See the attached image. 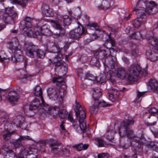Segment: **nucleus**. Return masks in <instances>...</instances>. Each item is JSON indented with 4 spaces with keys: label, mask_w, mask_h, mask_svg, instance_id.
<instances>
[{
    "label": "nucleus",
    "mask_w": 158,
    "mask_h": 158,
    "mask_svg": "<svg viewBox=\"0 0 158 158\" xmlns=\"http://www.w3.org/2000/svg\"><path fill=\"white\" fill-rule=\"evenodd\" d=\"M34 95L37 97H42V91L41 87L39 85H36L34 88Z\"/></svg>",
    "instance_id": "obj_31"
},
{
    "label": "nucleus",
    "mask_w": 158,
    "mask_h": 158,
    "mask_svg": "<svg viewBox=\"0 0 158 158\" xmlns=\"http://www.w3.org/2000/svg\"><path fill=\"white\" fill-rule=\"evenodd\" d=\"M153 158H158V148H156L155 150L152 151Z\"/></svg>",
    "instance_id": "obj_53"
},
{
    "label": "nucleus",
    "mask_w": 158,
    "mask_h": 158,
    "mask_svg": "<svg viewBox=\"0 0 158 158\" xmlns=\"http://www.w3.org/2000/svg\"><path fill=\"white\" fill-rule=\"evenodd\" d=\"M48 96L52 100H56L58 97V94L55 88H49L47 89Z\"/></svg>",
    "instance_id": "obj_21"
},
{
    "label": "nucleus",
    "mask_w": 158,
    "mask_h": 158,
    "mask_svg": "<svg viewBox=\"0 0 158 158\" xmlns=\"http://www.w3.org/2000/svg\"><path fill=\"white\" fill-rule=\"evenodd\" d=\"M116 133V132L114 131L111 130H109L105 135L106 138L110 141L111 140L114 138V135Z\"/></svg>",
    "instance_id": "obj_37"
},
{
    "label": "nucleus",
    "mask_w": 158,
    "mask_h": 158,
    "mask_svg": "<svg viewBox=\"0 0 158 158\" xmlns=\"http://www.w3.org/2000/svg\"><path fill=\"white\" fill-rule=\"evenodd\" d=\"M149 42L153 46L152 49H157L158 48V39L156 38H153L150 37L149 38Z\"/></svg>",
    "instance_id": "obj_28"
},
{
    "label": "nucleus",
    "mask_w": 158,
    "mask_h": 158,
    "mask_svg": "<svg viewBox=\"0 0 158 158\" xmlns=\"http://www.w3.org/2000/svg\"><path fill=\"white\" fill-rule=\"evenodd\" d=\"M38 23L39 22L38 21L30 18V37L40 39L42 34L48 35L51 34V31L48 28L46 25L41 27V33L37 30L39 28V26H37Z\"/></svg>",
    "instance_id": "obj_2"
},
{
    "label": "nucleus",
    "mask_w": 158,
    "mask_h": 158,
    "mask_svg": "<svg viewBox=\"0 0 158 158\" xmlns=\"http://www.w3.org/2000/svg\"><path fill=\"white\" fill-rule=\"evenodd\" d=\"M68 120L71 122L73 123H75V121H74L73 117V114L71 113H69L68 115Z\"/></svg>",
    "instance_id": "obj_64"
},
{
    "label": "nucleus",
    "mask_w": 158,
    "mask_h": 158,
    "mask_svg": "<svg viewBox=\"0 0 158 158\" xmlns=\"http://www.w3.org/2000/svg\"><path fill=\"white\" fill-rule=\"evenodd\" d=\"M17 16L14 7L7 8L6 9L3 15L2 19L5 23L11 24L14 23V18Z\"/></svg>",
    "instance_id": "obj_8"
},
{
    "label": "nucleus",
    "mask_w": 158,
    "mask_h": 158,
    "mask_svg": "<svg viewBox=\"0 0 158 158\" xmlns=\"http://www.w3.org/2000/svg\"><path fill=\"white\" fill-rule=\"evenodd\" d=\"M50 23L52 26L57 30H59L58 32L54 34L53 36L54 38H59L65 35V30L61 26V20L60 19L51 20Z\"/></svg>",
    "instance_id": "obj_9"
},
{
    "label": "nucleus",
    "mask_w": 158,
    "mask_h": 158,
    "mask_svg": "<svg viewBox=\"0 0 158 158\" xmlns=\"http://www.w3.org/2000/svg\"><path fill=\"white\" fill-rule=\"evenodd\" d=\"M158 52L157 49H152L148 50L146 55L152 61H155L157 60V56L156 54Z\"/></svg>",
    "instance_id": "obj_23"
},
{
    "label": "nucleus",
    "mask_w": 158,
    "mask_h": 158,
    "mask_svg": "<svg viewBox=\"0 0 158 158\" xmlns=\"http://www.w3.org/2000/svg\"><path fill=\"white\" fill-rule=\"evenodd\" d=\"M30 44L28 42L25 41L23 47L24 50L25 51L26 54L30 56Z\"/></svg>",
    "instance_id": "obj_43"
},
{
    "label": "nucleus",
    "mask_w": 158,
    "mask_h": 158,
    "mask_svg": "<svg viewBox=\"0 0 158 158\" xmlns=\"http://www.w3.org/2000/svg\"><path fill=\"white\" fill-rule=\"evenodd\" d=\"M102 93L101 89L98 88H96L94 89V91L93 93V98L94 103H98L97 101L99 100L100 97L102 96Z\"/></svg>",
    "instance_id": "obj_24"
},
{
    "label": "nucleus",
    "mask_w": 158,
    "mask_h": 158,
    "mask_svg": "<svg viewBox=\"0 0 158 158\" xmlns=\"http://www.w3.org/2000/svg\"><path fill=\"white\" fill-rule=\"evenodd\" d=\"M42 103H40V100L37 98H32V100L30 102V110H36L39 109L40 107L44 108L45 106V102L43 97H41Z\"/></svg>",
    "instance_id": "obj_11"
},
{
    "label": "nucleus",
    "mask_w": 158,
    "mask_h": 158,
    "mask_svg": "<svg viewBox=\"0 0 158 158\" xmlns=\"http://www.w3.org/2000/svg\"><path fill=\"white\" fill-rule=\"evenodd\" d=\"M108 38L107 40V43L106 45H107L108 44H111V47H114L115 46V42L114 40L112 39L110 37V33L109 35H108Z\"/></svg>",
    "instance_id": "obj_48"
},
{
    "label": "nucleus",
    "mask_w": 158,
    "mask_h": 158,
    "mask_svg": "<svg viewBox=\"0 0 158 158\" xmlns=\"http://www.w3.org/2000/svg\"><path fill=\"white\" fill-rule=\"evenodd\" d=\"M148 85L154 91H156L158 88V82L156 80L151 79L149 82Z\"/></svg>",
    "instance_id": "obj_29"
},
{
    "label": "nucleus",
    "mask_w": 158,
    "mask_h": 158,
    "mask_svg": "<svg viewBox=\"0 0 158 158\" xmlns=\"http://www.w3.org/2000/svg\"><path fill=\"white\" fill-rule=\"evenodd\" d=\"M64 64H65V63L60 60L57 61L56 63L55 66L56 67L60 66V67H61L62 65H64Z\"/></svg>",
    "instance_id": "obj_62"
},
{
    "label": "nucleus",
    "mask_w": 158,
    "mask_h": 158,
    "mask_svg": "<svg viewBox=\"0 0 158 158\" xmlns=\"http://www.w3.org/2000/svg\"><path fill=\"white\" fill-rule=\"evenodd\" d=\"M107 74V73L104 72V75L105 76V77H103L102 75H100L97 77H95L96 79L94 81H96L97 82H100L101 84L105 83L106 82V80H109L111 82L110 80L106 78V74Z\"/></svg>",
    "instance_id": "obj_33"
},
{
    "label": "nucleus",
    "mask_w": 158,
    "mask_h": 158,
    "mask_svg": "<svg viewBox=\"0 0 158 158\" xmlns=\"http://www.w3.org/2000/svg\"><path fill=\"white\" fill-rule=\"evenodd\" d=\"M98 103L97 102L96 103H94L98 105V106L105 107L108 106H109V104L106 103V102L104 101H102V102H100L99 100L97 101Z\"/></svg>",
    "instance_id": "obj_50"
},
{
    "label": "nucleus",
    "mask_w": 158,
    "mask_h": 158,
    "mask_svg": "<svg viewBox=\"0 0 158 158\" xmlns=\"http://www.w3.org/2000/svg\"><path fill=\"white\" fill-rule=\"evenodd\" d=\"M101 62L99 59H98L94 56L92 58L90 61L92 64L97 67H99Z\"/></svg>",
    "instance_id": "obj_41"
},
{
    "label": "nucleus",
    "mask_w": 158,
    "mask_h": 158,
    "mask_svg": "<svg viewBox=\"0 0 158 158\" xmlns=\"http://www.w3.org/2000/svg\"><path fill=\"white\" fill-rule=\"evenodd\" d=\"M141 73V69L139 66L131 64L128 68L127 79L130 81H136Z\"/></svg>",
    "instance_id": "obj_7"
},
{
    "label": "nucleus",
    "mask_w": 158,
    "mask_h": 158,
    "mask_svg": "<svg viewBox=\"0 0 158 158\" xmlns=\"http://www.w3.org/2000/svg\"><path fill=\"white\" fill-rule=\"evenodd\" d=\"M64 79L61 77H54L53 78L52 81L54 83L56 82L57 85L59 86L63 82Z\"/></svg>",
    "instance_id": "obj_46"
},
{
    "label": "nucleus",
    "mask_w": 158,
    "mask_h": 158,
    "mask_svg": "<svg viewBox=\"0 0 158 158\" xmlns=\"http://www.w3.org/2000/svg\"><path fill=\"white\" fill-rule=\"evenodd\" d=\"M98 106L94 103L93 105L90 107V112L92 115H95L98 113Z\"/></svg>",
    "instance_id": "obj_38"
},
{
    "label": "nucleus",
    "mask_w": 158,
    "mask_h": 158,
    "mask_svg": "<svg viewBox=\"0 0 158 158\" xmlns=\"http://www.w3.org/2000/svg\"><path fill=\"white\" fill-rule=\"evenodd\" d=\"M157 120V118L156 117L150 115L148 116L147 119L145 121V123L147 126L151 127L156 124Z\"/></svg>",
    "instance_id": "obj_22"
},
{
    "label": "nucleus",
    "mask_w": 158,
    "mask_h": 158,
    "mask_svg": "<svg viewBox=\"0 0 158 158\" xmlns=\"http://www.w3.org/2000/svg\"><path fill=\"white\" fill-rule=\"evenodd\" d=\"M69 36L70 38L73 39H77L80 38L79 35L76 33L74 30L70 31Z\"/></svg>",
    "instance_id": "obj_44"
},
{
    "label": "nucleus",
    "mask_w": 158,
    "mask_h": 158,
    "mask_svg": "<svg viewBox=\"0 0 158 158\" xmlns=\"http://www.w3.org/2000/svg\"><path fill=\"white\" fill-rule=\"evenodd\" d=\"M78 123H79V125L77 123L76 124L75 123H73V126L75 129L76 131L79 133L85 132L87 129L86 125L85 123L84 122L81 123L78 122Z\"/></svg>",
    "instance_id": "obj_18"
},
{
    "label": "nucleus",
    "mask_w": 158,
    "mask_h": 158,
    "mask_svg": "<svg viewBox=\"0 0 158 158\" xmlns=\"http://www.w3.org/2000/svg\"><path fill=\"white\" fill-rule=\"evenodd\" d=\"M47 140V139L44 140L40 141V142L38 144L40 148H44L46 146V143H49V141H48Z\"/></svg>",
    "instance_id": "obj_51"
},
{
    "label": "nucleus",
    "mask_w": 158,
    "mask_h": 158,
    "mask_svg": "<svg viewBox=\"0 0 158 158\" xmlns=\"http://www.w3.org/2000/svg\"><path fill=\"white\" fill-rule=\"evenodd\" d=\"M70 153L69 150L68 148H64L60 150L58 152V154L60 156H67Z\"/></svg>",
    "instance_id": "obj_39"
},
{
    "label": "nucleus",
    "mask_w": 158,
    "mask_h": 158,
    "mask_svg": "<svg viewBox=\"0 0 158 158\" xmlns=\"http://www.w3.org/2000/svg\"><path fill=\"white\" fill-rule=\"evenodd\" d=\"M140 18L138 17L133 21V24L134 27L135 28H138L139 27L143 22Z\"/></svg>",
    "instance_id": "obj_42"
},
{
    "label": "nucleus",
    "mask_w": 158,
    "mask_h": 158,
    "mask_svg": "<svg viewBox=\"0 0 158 158\" xmlns=\"http://www.w3.org/2000/svg\"><path fill=\"white\" fill-rule=\"evenodd\" d=\"M28 0H13V2L15 4H19L23 7L25 6L27 4Z\"/></svg>",
    "instance_id": "obj_45"
},
{
    "label": "nucleus",
    "mask_w": 158,
    "mask_h": 158,
    "mask_svg": "<svg viewBox=\"0 0 158 158\" xmlns=\"http://www.w3.org/2000/svg\"><path fill=\"white\" fill-rule=\"evenodd\" d=\"M24 120V117L21 115L16 116L12 121H11V127L12 128L15 126L17 127H19L23 124Z\"/></svg>",
    "instance_id": "obj_16"
},
{
    "label": "nucleus",
    "mask_w": 158,
    "mask_h": 158,
    "mask_svg": "<svg viewBox=\"0 0 158 158\" xmlns=\"http://www.w3.org/2000/svg\"><path fill=\"white\" fill-rule=\"evenodd\" d=\"M146 9L143 7H140L139 9L134 8L133 11L138 16V17L142 19L146 18V12L148 14H154L156 10L153 11L154 8H156L157 5L155 2L153 1H151L148 3H147Z\"/></svg>",
    "instance_id": "obj_4"
},
{
    "label": "nucleus",
    "mask_w": 158,
    "mask_h": 158,
    "mask_svg": "<svg viewBox=\"0 0 158 158\" xmlns=\"http://www.w3.org/2000/svg\"><path fill=\"white\" fill-rule=\"evenodd\" d=\"M45 54L43 51L39 50L38 46L30 43V57L40 58H44Z\"/></svg>",
    "instance_id": "obj_10"
},
{
    "label": "nucleus",
    "mask_w": 158,
    "mask_h": 158,
    "mask_svg": "<svg viewBox=\"0 0 158 158\" xmlns=\"http://www.w3.org/2000/svg\"><path fill=\"white\" fill-rule=\"evenodd\" d=\"M23 109L24 113L26 114L29 111H30V105L27 104L24 105Z\"/></svg>",
    "instance_id": "obj_54"
},
{
    "label": "nucleus",
    "mask_w": 158,
    "mask_h": 158,
    "mask_svg": "<svg viewBox=\"0 0 158 158\" xmlns=\"http://www.w3.org/2000/svg\"><path fill=\"white\" fill-rule=\"evenodd\" d=\"M97 142L99 147H103L104 145V140L102 139H97Z\"/></svg>",
    "instance_id": "obj_61"
},
{
    "label": "nucleus",
    "mask_w": 158,
    "mask_h": 158,
    "mask_svg": "<svg viewBox=\"0 0 158 158\" xmlns=\"http://www.w3.org/2000/svg\"><path fill=\"white\" fill-rule=\"evenodd\" d=\"M18 40L16 38L10 42L9 48L14 54L12 56L11 60L14 62H20L24 59L22 55V52L20 50Z\"/></svg>",
    "instance_id": "obj_5"
},
{
    "label": "nucleus",
    "mask_w": 158,
    "mask_h": 158,
    "mask_svg": "<svg viewBox=\"0 0 158 158\" xmlns=\"http://www.w3.org/2000/svg\"><path fill=\"white\" fill-rule=\"evenodd\" d=\"M2 149L4 151V153H6L5 156L6 157L9 156V157H14L15 158H24V156H20L17 157L15 154L12 152V151L10 149L8 144L5 143L2 146Z\"/></svg>",
    "instance_id": "obj_15"
},
{
    "label": "nucleus",
    "mask_w": 158,
    "mask_h": 158,
    "mask_svg": "<svg viewBox=\"0 0 158 158\" xmlns=\"http://www.w3.org/2000/svg\"><path fill=\"white\" fill-rule=\"evenodd\" d=\"M119 94V92L116 89H112L109 91V97L110 99L113 101L114 99L117 98Z\"/></svg>",
    "instance_id": "obj_27"
},
{
    "label": "nucleus",
    "mask_w": 158,
    "mask_h": 158,
    "mask_svg": "<svg viewBox=\"0 0 158 158\" xmlns=\"http://www.w3.org/2000/svg\"><path fill=\"white\" fill-rule=\"evenodd\" d=\"M9 117L7 115H3L0 118V124L3 128H0V133L3 135V138L4 140H9L11 135L10 133L12 129L11 121L10 123L8 122Z\"/></svg>",
    "instance_id": "obj_3"
},
{
    "label": "nucleus",
    "mask_w": 158,
    "mask_h": 158,
    "mask_svg": "<svg viewBox=\"0 0 158 158\" xmlns=\"http://www.w3.org/2000/svg\"><path fill=\"white\" fill-rule=\"evenodd\" d=\"M88 147V144H83L82 143L76 144L73 146V148H75L77 151H81L83 150H86Z\"/></svg>",
    "instance_id": "obj_30"
},
{
    "label": "nucleus",
    "mask_w": 158,
    "mask_h": 158,
    "mask_svg": "<svg viewBox=\"0 0 158 158\" xmlns=\"http://www.w3.org/2000/svg\"><path fill=\"white\" fill-rule=\"evenodd\" d=\"M134 123L133 119H127L123 121L120 128H118V133L120 136H123L127 135L128 138H131L133 136V131L128 127Z\"/></svg>",
    "instance_id": "obj_6"
},
{
    "label": "nucleus",
    "mask_w": 158,
    "mask_h": 158,
    "mask_svg": "<svg viewBox=\"0 0 158 158\" xmlns=\"http://www.w3.org/2000/svg\"><path fill=\"white\" fill-rule=\"evenodd\" d=\"M87 27H93L95 29L96 31H99V28L97 24L95 23H89L87 25Z\"/></svg>",
    "instance_id": "obj_49"
},
{
    "label": "nucleus",
    "mask_w": 158,
    "mask_h": 158,
    "mask_svg": "<svg viewBox=\"0 0 158 158\" xmlns=\"http://www.w3.org/2000/svg\"><path fill=\"white\" fill-rule=\"evenodd\" d=\"M20 27L22 28V32L23 35L29 36L30 34V17L27 16L24 18V20L21 23Z\"/></svg>",
    "instance_id": "obj_14"
},
{
    "label": "nucleus",
    "mask_w": 158,
    "mask_h": 158,
    "mask_svg": "<svg viewBox=\"0 0 158 158\" xmlns=\"http://www.w3.org/2000/svg\"><path fill=\"white\" fill-rule=\"evenodd\" d=\"M44 15L46 16H52L53 15V13L49 9Z\"/></svg>",
    "instance_id": "obj_60"
},
{
    "label": "nucleus",
    "mask_w": 158,
    "mask_h": 158,
    "mask_svg": "<svg viewBox=\"0 0 158 158\" xmlns=\"http://www.w3.org/2000/svg\"><path fill=\"white\" fill-rule=\"evenodd\" d=\"M47 140L49 141L50 146L51 148V150L53 151H57V147L60 144L57 140H55L53 139H47Z\"/></svg>",
    "instance_id": "obj_26"
},
{
    "label": "nucleus",
    "mask_w": 158,
    "mask_h": 158,
    "mask_svg": "<svg viewBox=\"0 0 158 158\" xmlns=\"http://www.w3.org/2000/svg\"><path fill=\"white\" fill-rule=\"evenodd\" d=\"M107 54V52L105 50H95L94 52V56L99 59L102 62L103 61H104Z\"/></svg>",
    "instance_id": "obj_17"
},
{
    "label": "nucleus",
    "mask_w": 158,
    "mask_h": 158,
    "mask_svg": "<svg viewBox=\"0 0 158 158\" xmlns=\"http://www.w3.org/2000/svg\"><path fill=\"white\" fill-rule=\"evenodd\" d=\"M131 55L135 58L137 57L139 55V52L137 49H134L131 52Z\"/></svg>",
    "instance_id": "obj_57"
},
{
    "label": "nucleus",
    "mask_w": 158,
    "mask_h": 158,
    "mask_svg": "<svg viewBox=\"0 0 158 158\" xmlns=\"http://www.w3.org/2000/svg\"><path fill=\"white\" fill-rule=\"evenodd\" d=\"M49 6L47 4H43L42 6V12L44 14L49 9Z\"/></svg>",
    "instance_id": "obj_52"
},
{
    "label": "nucleus",
    "mask_w": 158,
    "mask_h": 158,
    "mask_svg": "<svg viewBox=\"0 0 158 158\" xmlns=\"http://www.w3.org/2000/svg\"><path fill=\"white\" fill-rule=\"evenodd\" d=\"M76 33L79 35V36L81 37V35L84 34L85 31V30L84 27L81 26L80 27L78 26L76 29L74 30Z\"/></svg>",
    "instance_id": "obj_40"
},
{
    "label": "nucleus",
    "mask_w": 158,
    "mask_h": 158,
    "mask_svg": "<svg viewBox=\"0 0 158 158\" xmlns=\"http://www.w3.org/2000/svg\"><path fill=\"white\" fill-rule=\"evenodd\" d=\"M59 111L58 112V114L59 117L62 119H64L68 115V112L65 109H62L61 106L60 105L59 106Z\"/></svg>",
    "instance_id": "obj_34"
},
{
    "label": "nucleus",
    "mask_w": 158,
    "mask_h": 158,
    "mask_svg": "<svg viewBox=\"0 0 158 158\" xmlns=\"http://www.w3.org/2000/svg\"><path fill=\"white\" fill-rule=\"evenodd\" d=\"M148 148L150 149H152V151L155 150L156 148H158V147L156 146L154 142H151L148 145Z\"/></svg>",
    "instance_id": "obj_55"
},
{
    "label": "nucleus",
    "mask_w": 158,
    "mask_h": 158,
    "mask_svg": "<svg viewBox=\"0 0 158 158\" xmlns=\"http://www.w3.org/2000/svg\"><path fill=\"white\" fill-rule=\"evenodd\" d=\"M118 48L119 50H121L126 54H128L129 52V50L128 49H126L124 47L121 46L118 47Z\"/></svg>",
    "instance_id": "obj_63"
},
{
    "label": "nucleus",
    "mask_w": 158,
    "mask_h": 158,
    "mask_svg": "<svg viewBox=\"0 0 158 158\" xmlns=\"http://www.w3.org/2000/svg\"><path fill=\"white\" fill-rule=\"evenodd\" d=\"M7 98L11 103L15 104L18 101L19 97L16 92L11 91L8 93Z\"/></svg>",
    "instance_id": "obj_20"
},
{
    "label": "nucleus",
    "mask_w": 158,
    "mask_h": 158,
    "mask_svg": "<svg viewBox=\"0 0 158 158\" xmlns=\"http://www.w3.org/2000/svg\"><path fill=\"white\" fill-rule=\"evenodd\" d=\"M107 49L109 48L110 54L108 56L106 57L102 63L104 65L105 69L107 74H106V78L109 79L111 82L114 83V80L113 78L114 77L113 75V71L111 70L114 69L115 66L117 65V60L116 57L114 56L117 53V51L113 48H108L106 46Z\"/></svg>",
    "instance_id": "obj_1"
},
{
    "label": "nucleus",
    "mask_w": 158,
    "mask_h": 158,
    "mask_svg": "<svg viewBox=\"0 0 158 158\" xmlns=\"http://www.w3.org/2000/svg\"><path fill=\"white\" fill-rule=\"evenodd\" d=\"M61 20V24L62 23V22L64 23V25H69L71 23V19L69 17L68 15H65L63 16L62 19H59Z\"/></svg>",
    "instance_id": "obj_35"
},
{
    "label": "nucleus",
    "mask_w": 158,
    "mask_h": 158,
    "mask_svg": "<svg viewBox=\"0 0 158 158\" xmlns=\"http://www.w3.org/2000/svg\"><path fill=\"white\" fill-rule=\"evenodd\" d=\"M30 139L29 137L28 136H21L20 137L18 140L15 143L14 146L15 147H19L21 144V142L23 140H27Z\"/></svg>",
    "instance_id": "obj_32"
},
{
    "label": "nucleus",
    "mask_w": 158,
    "mask_h": 158,
    "mask_svg": "<svg viewBox=\"0 0 158 158\" xmlns=\"http://www.w3.org/2000/svg\"><path fill=\"white\" fill-rule=\"evenodd\" d=\"M132 147V150L134 153H136L137 150L141 148L140 143L139 140L135 138L131 141L130 143Z\"/></svg>",
    "instance_id": "obj_25"
},
{
    "label": "nucleus",
    "mask_w": 158,
    "mask_h": 158,
    "mask_svg": "<svg viewBox=\"0 0 158 158\" xmlns=\"http://www.w3.org/2000/svg\"><path fill=\"white\" fill-rule=\"evenodd\" d=\"M38 150L36 148L32 149L30 148V158H37Z\"/></svg>",
    "instance_id": "obj_47"
},
{
    "label": "nucleus",
    "mask_w": 158,
    "mask_h": 158,
    "mask_svg": "<svg viewBox=\"0 0 158 158\" xmlns=\"http://www.w3.org/2000/svg\"><path fill=\"white\" fill-rule=\"evenodd\" d=\"M106 156L108 157L109 156V154L107 153H102L98 154L97 156L98 158H103Z\"/></svg>",
    "instance_id": "obj_59"
},
{
    "label": "nucleus",
    "mask_w": 158,
    "mask_h": 158,
    "mask_svg": "<svg viewBox=\"0 0 158 158\" xmlns=\"http://www.w3.org/2000/svg\"><path fill=\"white\" fill-rule=\"evenodd\" d=\"M146 32V31H141L139 32H137L135 33H134L133 34V37H136L135 36L136 35H140L142 37H143L144 36H145V35L144 34V33H145Z\"/></svg>",
    "instance_id": "obj_58"
},
{
    "label": "nucleus",
    "mask_w": 158,
    "mask_h": 158,
    "mask_svg": "<svg viewBox=\"0 0 158 158\" xmlns=\"http://www.w3.org/2000/svg\"><path fill=\"white\" fill-rule=\"evenodd\" d=\"M126 72L123 68H118L117 69L116 72L114 74V77H113L114 79V77L115 75L116 77L121 79H124L126 77ZM115 81L114 80V82Z\"/></svg>",
    "instance_id": "obj_19"
},
{
    "label": "nucleus",
    "mask_w": 158,
    "mask_h": 158,
    "mask_svg": "<svg viewBox=\"0 0 158 158\" xmlns=\"http://www.w3.org/2000/svg\"><path fill=\"white\" fill-rule=\"evenodd\" d=\"M87 78L89 80L94 81L95 80V77L91 74H88L86 75Z\"/></svg>",
    "instance_id": "obj_56"
},
{
    "label": "nucleus",
    "mask_w": 158,
    "mask_h": 158,
    "mask_svg": "<svg viewBox=\"0 0 158 158\" xmlns=\"http://www.w3.org/2000/svg\"><path fill=\"white\" fill-rule=\"evenodd\" d=\"M77 106L74 108L77 117H79L78 121L79 122H84V120L86 118V115L85 110L79 104L76 103Z\"/></svg>",
    "instance_id": "obj_13"
},
{
    "label": "nucleus",
    "mask_w": 158,
    "mask_h": 158,
    "mask_svg": "<svg viewBox=\"0 0 158 158\" xmlns=\"http://www.w3.org/2000/svg\"><path fill=\"white\" fill-rule=\"evenodd\" d=\"M47 48L51 52L57 54L55 57L56 58H60L62 57V55L60 53L61 49L58 48L54 42H48L47 44Z\"/></svg>",
    "instance_id": "obj_12"
},
{
    "label": "nucleus",
    "mask_w": 158,
    "mask_h": 158,
    "mask_svg": "<svg viewBox=\"0 0 158 158\" xmlns=\"http://www.w3.org/2000/svg\"><path fill=\"white\" fill-rule=\"evenodd\" d=\"M59 108L54 106L52 107H49L48 110L49 111V113L52 115L55 116H56L58 113L59 111Z\"/></svg>",
    "instance_id": "obj_36"
}]
</instances>
